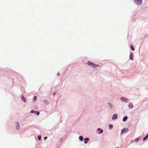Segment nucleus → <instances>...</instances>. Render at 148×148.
Returning a JSON list of instances; mask_svg holds the SVG:
<instances>
[{"label": "nucleus", "mask_w": 148, "mask_h": 148, "mask_svg": "<svg viewBox=\"0 0 148 148\" xmlns=\"http://www.w3.org/2000/svg\"><path fill=\"white\" fill-rule=\"evenodd\" d=\"M117 115L116 114H115L113 115L112 117V120L115 119H117Z\"/></svg>", "instance_id": "obj_6"}, {"label": "nucleus", "mask_w": 148, "mask_h": 148, "mask_svg": "<svg viewBox=\"0 0 148 148\" xmlns=\"http://www.w3.org/2000/svg\"><path fill=\"white\" fill-rule=\"evenodd\" d=\"M16 126V128L17 130L19 129L20 125L18 122H17L15 123Z\"/></svg>", "instance_id": "obj_4"}, {"label": "nucleus", "mask_w": 148, "mask_h": 148, "mask_svg": "<svg viewBox=\"0 0 148 148\" xmlns=\"http://www.w3.org/2000/svg\"><path fill=\"white\" fill-rule=\"evenodd\" d=\"M128 131V129L127 128H125L123 129L122 130L121 133H126Z\"/></svg>", "instance_id": "obj_3"}, {"label": "nucleus", "mask_w": 148, "mask_h": 148, "mask_svg": "<svg viewBox=\"0 0 148 148\" xmlns=\"http://www.w3.org/2000/svg\"><path fill=\"white\" fill-rule=\"evenodd\" d=\"M148 138V134L143 138V141L145 140Z\"/></svg>", "instance_id": "obj_11"}, {"label": "nucleus", "mask_w": 148, "mask_h": 148, "mask_svg": "<svg viewBox=\"0 0 148 148\" xmlns=\"http://www.w3.org/2000/svg\"><path fill=\"white\" fill-rule=\"evenodd\" d=\"M100 130V128H99L98 129V131H99Z\"/></svg>", "instance_id": "obj_26"}, {"label": "nucleus", "mask_w": 148, "mask_h": 148, "mask_svg": "<svg viewBox=\"0 0 148 148\" xmlns=\"http://www.w3.org/2000/svg\"><path fill=\"white\" fill-rule=\"evenodd\" d=\"M121 99L122 101L125 102H127L129 101V99H128L125 98L124 97H121Z\"/></svg>", "instance_id": "obj_2"}, {"label": "nucleus", "mask_w": 148, "mask_h": 148, "mask_svg": "<svg viewBox=\"0 0 148 148\" xmlns=\"http://www.w3.org/2000/svg\"><path fill=\"white\" fill-rule=\"evenodd\" d=\"M117 148H119L117 147Z\"/></svg>", "instance_id": "obj_29"}, {"label": "nucleus", "mask_w": 148, "mask_h": 148, "mask_svg": "<svg viewBox=\"0 0 148 148\" xmlns=\"http://www.w3.org/2000/svg\"><path fill=\"white\" fill-rule=\"evenodd\" d=\"M79 138L80 139V140L81 141H82L83 140L84 138L82 136H80L79 137Z\"/></svg>", "instance_id": "obj_12"}, {"label": "nucleus", "mask_w": 148, "mask_h": 148, "mask_svg": "<svg viewBox=\"0 0 148 148\" xmlns=\"http://www.w3.org/2000/svg\"><path fill=\"white\" fill-rule=\"evenodd\" d=\"M127 119V116H125L123 119V121H125Z\"/></svg>", "instance_id": "obj_10"}, {"label": "nucleus", "mask_w": 148, "mask_h": 148, "mask_svg": "<svg viewBox=\"0 0 148 148\" xmlns=\"http://www.w3.org/2000/svg\"><path fill=\"white\" fill-rule=\"evenodd\" d=\"M58 75H59V73L58 74Z\"/></svg>", "instance_id": "obj_28"}, {"label": "nucleus", "mask_w": 148, "mask_h": 148, "mask_svg": "<svg viewBox=\"0 0 148 148\" xmlns=\"http://www.w3.org/2000/svg\"><path fill=\"white\" fill-rule=\"evenodd\" d=\"M130 47L131 48V49L132 50V51H134V47H133V46L132 45H131L130 46Z\"/></svg>", "instance_id": "obj_14"}, {"label": "nucleus", "mask_w": 148, "mask_h": 148, "mask_svg": "<svg viewBox=\"0 0 148 148\" xmlns=\"http://www.w3.org/2000/svg\"><path fill=\"white\" fill-rule=\"evenodd\" d=\"M130 58L132 60H133V55L132 53H131L130 56Z\"/></svg>", "instance_id": "obj_8"}, {"label": "nucleus", "mask_w": 148, "mask_h": 148, "mask_svg": "<svg viewBox=\"0 0 148 148\" xmlns=\"http://www.w3.org/2000/svg\"><path fill=\"white\" fill-rule=\"evenodd\" d=\"M103 132V130H101L99 132L100 133H102Z\"/></svg>", "instance_id": "obj_21"}, {"label": "nucleus", "mask_w": 148, "mask_h": 148, "mask_svg": "<svg viewBox=\"0 0 148 148\" xmlns=\"http://www.w3.org/2000/svg\"><path fill=\"white\" fill-rule=\"evenodd\" d=\"M134 2L137 5H140L142 3V1H134Z\"/></svg>", "instance_id": "obj_5"}, {"label": "nucleus", "mask_w": 148, "mask_h": 148, "mask_svg": "<svg viewBox=\"0 0 148 148\" xmlns=\"http://www.w3.org/2000/svg\"><path fill=\"white\" fill-rule=\"evenodd\" d=\"M37 97L36 96H34L33 99V101H36L37 100Z\"/></svg>", "instance_id": "obj_13"}, {"label": "nucleus", "mask_w": 148, "mask_h": 148, "mask_svg": "<svg viewBox=\"0 0 148 148\" xmlns=\"http://www.w3.org/2000/svg\"><path fill=\"white\" fill-rule=\"evenodd\" d=\"M47 137H45V140L46 139H47Z\"/></svg>", "instance_id": "obj_25"}, {"label": "nucleus", "mask_w": 148, "mask_h": 148, "mask_svg": "<svg viewBox=\"0 0 148 148\" xmlns=\"http://www.w3.org/2000/svg\"><path fill=\"white\" fill-rule=\"evenodd\" d=\"M87 143H88V141H85L84 142V143H85V144H86Z\"/></svg>", "instance_id": "obj_24"}, {"label": "nucleus", "mask_w": 148, "mask_h": 148, "mask_svg": "<svg viewBox=\"0 0 148 148\" xmlns=\"http://www.w3.org/2000/svg\"><path fill=\"white\" fill-rule=\"evenodd\" d=\"M55 94H56V93H54V94H53V95H55Z\"/></svg>", "instance_id": "obj_27"}, {"label": "nucleus", "mask_w": 148, "mask_h": 148, "mask_svg": "<svg viewBox=\"0 0 148 148\" xmlns=\"http://www.w3.org/2000/svg\"><path fill=\"white\" fill-rule=\"evenodd\" d=\"M108 105H109V107H110V108H112V104H111V103H108Z\"/></svg>", "instance_id": "obj_15"}, {"label": "nucleus", "mask_w": 148, "mask_h": 148, "mask_svg": "<svg viewBox=\"0 0 148 148\" xmlns=\"http://www.w3.org/2000/svg\"><path fill=\"white\" fill-rule=\"evenodd\" d=\"M44 103L45 104H48V101H44Z\"/></svg>", "instance_id": "obj_18"}, {"label": "nucleus", "mask_w": 148, "mask_h": 148, "mask_svg": "<svg viewBox=\"0 0 148 148\" xmlns=\"http://www.w3.org/2000/svg\"><path fill=\"white\" fill-rule=\"evenodd\" d=\"M35 111H34L33 110H32L31 111V113H34V112H35Z\"/></svg>", "instance_id": "obj_23"}, {"label": "nucleus", "mask_w": 148, "mask_h": 148, "mask_svg": "<svg viewBox=\"0 0 148 148\" xmlns=\"http://www.w3.org/2000/svg\"><path fill=\"white\" fill-rule=\"evenodd\" d=\"M34 113L36 114L37 115H38L39 114L40 112L39 111H35L34 112Z\"/></svg>", "instance_id": "obj_16"}, {"label": "nucleus", "mask_w": 148, "mask_h": 148, "mask_svg": "<svg viewBox=\"0 0 148 148\" xmlns=\"http://www.w3.org/2000/svg\"><path fill=\"white\" fill-rule=\"evenodd\" d=\"M87 64L89 66H91L94 68H96L99 66V65L95 64L90 61H88Z\"/></svg>", "instance_id": "obj_1"}, {"label": "nucleus", "mask_w": 148, "mask_h": 148, "mask_svg": "<svg viewBox=\"0 0 148 148\" xmlns=\"http://www.w3.org/2000/svg\"><path fill=\"white\" fill-rule=\"evenodd\" d=\"M130 109H131L133 107V104L131 103H130L128 105Z\"/></svg>", "instance_id": "obj_7"}, {"label": "nucleus", "mask_w": 148, "mask_h": 148, "mask_svg": "<svg viewBox=\"0 0 148 148\" xmlns=\"http://www.w3.org/2000/svg\"><path fill=\"white\" fill-rule=\"evenodd\" d=\"M136 142H137L138 141L139 139L138 138H136L135 140Z\"/></svg>", "instance_id": "obj_20"}, {"label": "nucleus", "mask_w": 148, "mask_h": 148, "mask_svg": "<svg viewBox=\"0 0 148 148\" xmlns=\"http://www.w3.org/2000/svg\"><path fill=\"white\" fill-rule=\"evenodd\" d=\"M21 99L24 102H25L26 101L25 98L24 97H23V96H22L21 97Z\"/></svg>", "instance_id": "obj_9"}, {"label": "nucleus", "mask_w": 148, "mask_h": 148, "mask_svg": "<svg viewBox=\"0 0 148 148\" xmlns=\"http://www.w3.org/2000/svg\"><path fill=\"white\" fill-rule=\"evenodd\" d=\"M41 136H38V139L39 140H40L41 139Z\"/></svg>", "instance_id": "obj_19"}, {"label": "nucleus", "mask_w": 148, "mask_h": 148, "mask_svg": "<svg viewBox=\"0 0 148 148\" xmlns=\"http://www.w3.org/2000/svg\"><path fill=\"white\" fill-rule=\"evenodd\" d=\"M113 127V125L112 124H110L109 125V128L110 129L112 128Z\"/></svg>", "instance_id": "obj_17"}, {"label": "nucleus", "mask_w": 148, "mask_h": 148, "mask_svg": "<svg viewBox=\"0 0 148 148\" xmlns=\"http://www.w3.org/2000/svg\"><path fill=\"white\" fill-rule=\"evenodd\" d=\"M89 140V139L88 138H85L84 139V140Z\"/></svg>", "instance_id": "obj_22"}]
</instances>
